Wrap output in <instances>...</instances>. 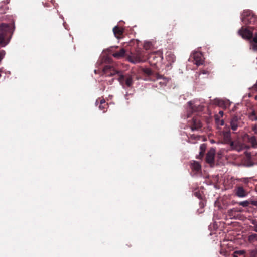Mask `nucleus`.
Wrapping results in <instances>:
<instances>
[{"label":"nucleus","mask_w":257,"mask_h":257,"mask_svg":"<svg viewBox=\"0 0 257 257\" xmlns=\"http://www.w3.org/2000/svg\"><path fill=\"white\" fill-rule=\"evenodd\" d=\"M7 3L5 2H2V4L0 6V14H5L6 13V11L8 10V7L7 4L10 2V0H6Z\"/></svg>","instance_id":"24"},{"label":"nucleus","mask_w":257,"mask_h":257,"mask_svg":"<svg viewBox=\"0 0 257 257\" xmlns=\"http://www.w3.org/2000/svg\"><path fill=\"white\" fill-rule=\"evenodd\" d=\"M243 122L241 121L240 118H239L237 116H233L230 121V125L231 129L233 131L237 130L238 127H241L242 126Z\"/></svg>","instance_id":"9"},{"label":"nucleus","mask_w":257,"mask_h":257,"mask_svg":"<svg viewBox=\"0 0 257 257\" xmlns=\"http://www.w3.org/2000/svg\"><path fill=\"white\" fill-rule=\"evenodd\" d=\"M235 253L237 254L238 255H243L244 257H245L246 250H239L235 251Z\"/></svg>","instance_id":"31"},{"label":"nucleus","mask_w":257,"mask_h":257,"mask_svg":"<svg viewBox=\"0 0 257 257\" xmlns=\"http://www.w3.org/2000/svg\"><path fill=\"white\" fill-rule=\"evenodd\" d=\"M252 115L254 116V120H257V116L256 115L255 112L254 111L252 112Z\"/></svg>","instance_id":"36"},{"label":"nucleus","mask_w":257,"mask_h":257,"mask_svg":"<svg viewBox=\"0 0 257 257\" xmlns=\"http://www.w3.org/2000/svg\"><path fill=\"white\" fill-rule=\"evenodd\" d=\"M215 153V149L212 148L208 151L206 156V161L207 163L210 165L214 164Z\"/></svg>","instance_id":"10"},{"label":"nucleus","mask_w":257,"mask_h":257,"mask_svg":"<svg viewBox=\"0 0 257 257\" xmlns=\"http://www.w3.org/2000/svg\"><path fill=\"white\" fill-rule=\"evenodd\" d=\"M239 210L237 208H233L228 211V215L231 219L235 218Z\"/></svg>","instance_id":"22"},{"label":"nucleus","mask_w":257,"mask_h":257,"mask_svg":"<svg viewBox=\"0 0 257 257\" xmlns=\"http://www.w3.org/2000/svg\"><path fill=\"white\" fill-rule=\"evenodd\" d=\"M191 57L193 59L194 63L197 65H200L203 64V55L200 52H195L191 55Z\"/></svg>","instance_id":"11"},{"label":"nucleus","mask_w":257,"mask_h":257,"mask_svg":"<svg viewBox=\"0 0 257 257\" xmlns=\"http://www.w3.org/2000/svg\"><path fill=\"white\" fill-rule=\"evenodd\" d=\"M255 99L257 100V95L255 96Z\"/></svg>","instance_id":"41"},{"label":"nucleus","mask_w":257,"mask_h":257,"mask_svg":"<svg viewBox=\"0 0 257 257\" xmlns=\"http://www.w3.org/2000/svg\"><path fill=\"white\" fill-rule=\"evenodd\" d=\"M242 22L245 25H253L246 28L250 30H257V16L249 10H244L241 17ZM244 28H245L244 27Z\"/></svg>","instance_id":"4"},{"label":"nucleus","mask_w":257,"mask_h":257,"mask_svg":"<svg viewBox=\"0 0 257 257\" xmlns=\"http://www.w3.org/2000/svg\"><path fill=\"white\" fill-rule=\"evenodd\" d=\"M220 253L223 254V255L224 256H227L228 255V253L226 251H220Z\"/></svg>","instance_id":"35"},{"label":"nucleus","mask_w":257,"mask_h":257,"mask_svg":"<svg viewBox=\"0 0 257 257\" xmlns=\"http://www.w3.org/2000/svg\"><path fill=\"white\" fill-rule=\"evenodd\" d=\"M246 139L247 142L250 145L251 147L257 148V139L256 137L247 135Z\"/></svg>","instance_id":"15"},{"label":"nucleus","mask_w":257,"mask_h":257,"mask_svg":"<svg viewBox=\"0 0 257 257\" xmlns=\"http://www.w3.org/2000/svg\"><path fill=\"white\" fill-rule=\"evenodd\" d=\"M194 195L196 197L200 199L202 198V195L199 192H195L194 193Z\"/></svg>","instance_id":"33"},{"label":"nucleus","mask_w":257,"mask_h":257,"mask_svg":"<svg viewBox=\"0 0 257 257\" xmlns=\"http://www.w3.org/2000/svg\"><path fill=\"white\" fill-rule=\"evenodd\" d=\"M251 204L253 205L257 206V201H252Z\"/></svg>","instance_id":"38"},{"label":"nucleus","mask_w":257,"mask_h":257,"mask_svg":"<svg viewBox=\"0 0 257 257\" xmlns=\"http://www.w3.org/2000/svg\"><path fill=\"white\" fill-rule=\"evenodd\" d=\"M223 138L225 143L230 144L232 141L231 140V133L230 130L227 131H223Z\"/></svg>","instance_id":"17"},{"label":"nucleus","mask_w":257,"mask_h":257,"mask_svg":"<svg viewBox=\"0 0 257 257\" xmlns=\"http://www.w3.org/2000/svg\"><path fill=\"white\" fill-rule=\"evenodd\" d=\"M166 58L170 64L175 60V55L170 51L167 52L166 53Z\"/></svg>","instance_id":"20"},{"label":"nucleus","mask_w":257,"mask_h":257,"mask_svg":"<svg viewBox=\"0 0 257 257\" xmlns=\"http://www.w3.org/2000/svg\"><path fill=\"white\" fill-rule=\"evenodd\" d=\"M155 80H156L161 87L166 86L168 82V79L167 78L164 77L158 73L155 74Z\"/></svg>","instance_id":"13"},{"label":"nucleus","mask_w":257,"mask_h":257,"mask_svg":"<svg viewBox=\"0 0 257 257\" xmlns=\"http://www.w3.org/2000/svg\"><path fill=\"white\" fill-rule=\"evenodd\" d=\"M215 119L216 122L217 124H220V125H224V121H223V120H219V116L218 115H216L215 116Z\"/></svg>","instance_id":"29"},{"label":"nucleus","mask_w":257,"mask_h":257,"mask_svg":"<svg viewBox=\"0 0 257 257\" xmlns=\"http://www.w3.org/2000/svg\"><path fill=\"white\" fill-rule=\"evenodd\" d=\"M95 103L96 105H98V103H99L98 106L100 110L103 111V112H105L107 111L108 105V103L106 102L104 99L100 100L99 102H98V100H97Z\"/></svg>","instance_id":"16"},{"label":"nucleus","mask_w":257,"mask_h":257,"mask_svg":"<svg viewBox=\"0 0 257 257\" xmlns=\"http://www.w3.org/2000/svg\"><path fill=\"white\" fill-rule=\"evenodd\" d=\"M252 230L254 231H255L256 232H257V225H255L253 229H252Z\"/></svg>","instance_id":"37"},{"label":"nucleus","mask_w":257,"mask_h":257,"mask_svg":"<svg viewBox=\"0 0 257 257\" xmlns=\"http://www.w3.org/2000/svg\"><path fill=\"white\" fill-rule=\"evenodd\" d=\"M188 104L190 107V111L191 112H201L203 111L204 106L200 104H193L191 101L188 102Z\"/></svg>","instance_id":"12"},{"label":"nucleus","mask_w":257,"mask_h":257,"mask_svg":"<svg viewBox=\"0 0 257 257\" xmlns=\"http://www.w3.org/2000/svg\"><path fill=\"white\" fill-rule=\"evenodd\" d=\"M189 125L192 131H197L202 126L200 116H194L189 122Z\"/></svg>","instance_id":"7"},{"label":"nucleus","mask_w":257,"mask_h":257,"mask_svg":"<svg viewBox=\"0 0 257 257\" xmlns=\"http://www.w3.org/2000/svg\"><path fill=\"white\" fill-rule=\"evenodd\" d=\"M253 30L242 27L238 30V34L243 39L249 40L252 49L257 51V32L254 33Z\"/></svg>","instance_id":"3"},{"label":"nucleus","mask_w":257,"mask_h":257,"mask_svg":"<svg viewBox=\"0 0 257 257\" xmlns=\"http://www.w3.org/2000/svg\"><path fill=\"white\" fill-rule=\"evenodd\" d=\"M15 28L14 22L9 24L2 23L0 25V45L4 46L9 43Z\"/></svg>","instance_id":"2"},{"label":"nucleus","mask_w":257,"mask_h":257,"mask_svg":"<svg viewBox=\"0 0 257 257\" xmlns=\"http://www.w3.org/2000/svg\"><path fill=\"white\" fill-rule=\"evenodd\" d=\"M233 193L235 196L239 198L246 197L248 194L247 189L241 185L236 186L233 190Z\"/></svg>","instance_id":"6"},{"label":"nucleus","mask_w":257,"mask_h":257,"mask_svg":"<svg viewBox=\"0 0 257 257\" xmlns=\"http://www.w3.org/2000/svg\"><path fill=\"white\" fill-rule=\"evenodd\" d=\"M144 73L147 75L150 76L152 80H155V74L150 68H145L143 70Z\"/></svg>","instance_id":"25"},{"label":"nucleus","mask_w":257,"mask_h":257,"mask_svg":"<svg viewBox=\"0 0 257 257\" xmlns=\"http://www.w3.org/2000/svg\"><path fill=\"white\" fill-rule=\"evenodd\" d=\"M219 114L220 115L221 117H222L223 115V112L222 111H220L219 112Z\"/></svg>","instance_id":"39"},{"label":"nucleus","mask_w":257,"mask_h":257,"mask_svg":"<svg viewBox=\"0 0 257 257\" xmlns=\"http://www.w3.org/2000/svg\"><path fill=\"white\" fill-rule=\"evenodd\" d=\"M232 257H238V255L237 254L235 253V251H234L233 254H232Z\"/></svg>","instance_id":"40"},{"label":"nucleus","mask_w":257,"mask_h":257,"mask_svg":"<svg viewBox=\"0 0 257 257\" xmlns=\"http://www.w3.org/2000/svg\"><path fill=\"white\" fill-rule=\"evenodd\" d=\"M103 71L106 76H112L116 74H118V80L123 88L130 87L133 84V79L131 75L128 74L123 75L113 66L106 65L104 67Z\"/></svg>","instance_id":"1"},{"label":"nucleus","mask_w":257,"mask_h":257,"mask_svg":"<svg viewBox=\"0 0 257 257\" xmlns=\"http://www.w3.org/2000/svg\"><path fill=\"white\" fill-rule=\"evenodd\" d=\"M113 31L115 37L117 38H120L123 33V29L118 27L115 26L113 29Z\"/></svg>","instance_id":"18"},{"label":"nucleus","mask_w":257,"mask_h":257,"mask_svg":"<svg viewBox=\"0 0 257 257\" xmlns=\"http://www.w3.org/2000/svg\"><path fill=\"white\" fill-rule=\"evenodd\" d=\"M201 165L199 164V163H198L197 162H194L192 164V169H193L194 170H195L197 172L201 170Z\"/></svg>","instance_id":"27"},{"label":"nucleus","mask_w":257,"mask_h":257,"mask_svg":"<svg viewBox=\"0 0 257 257\" xmlns=\"http://www.w3.org/2000/svg\"><path fill=\"white\" fill-rule=\"evenodd\" d=\"M248 241L250 243H253L257 241V234L250 233L248 236Z\"/></svg>","instance_id":"26"},{"label":"nucleus","mask_w":257,"mask_h":257,"mask_svg":"<svg viewBox=\"0 0 257 257\" xmlns=\"http://www.w3.org/2000/svg\"><path fill=\"white\" fill-rule=\"evenodd\" d=\"M229 145L232 150L238 152L241 151L243 148V145L238 141H232Z\"/></svg>","instance_id":"14"},{"label":"nucleus","mask_w":257,"mask_h":257,"mask_svg":"<svg viewBox=\"0 0 257 257\" xmlns=\"http://www.w3.org/2000/svg\"><path fill=\"white\" fill-rule=\"evenodd\" d=\"M125 53V50L124 49L122 48L120 49L119 51H115L112 53V56L117 58L120 59V58L123 57L124 56Z\"/></svg>","instance_id":"19"},{"label":"nucleus","mask_w":257,"mask_h":257,"mask_svg":"<svg viewBox=\"0 0 257 257\" xmlns=\"http://www.w3.org/2000/svg\"><path fill=\"white\" fill-rule=\"evenodd\" d=\"M206 149V145L205 144H202L200 145L199 154L197 156V159H201L203 157Z\"/></svg>","instance_id":"21"},{"label":"nucleus","mask_w":257,"mask_h":257,"mask_svg":"<svg viewBox=\"0 0 257 257\" xmlns=\"http://www.w3.org/2000/svg\"><path fill=\"white\" fill-rule=\"evenodd\" d=\"M147 59L151 65L156 66L163 60V53L161 51H156L149 55Z\"/></svg>","instance_id":"5"},{"label":"nucleus","mask_w":257,"mask_h":257,"mask_svg":"<svg viewBox=\"0 0 257 257\" xmlns=\"http://www.w3.org/2000/svg\"><path fill=\"white\" fill-rule=\"evenodd\" d=\"M199 138H200V137L199 136L193 134V135H191L190 136V137L189 138V140L188 142L190 143H194V142H193L192 141L195 140H199Z\"/></svg>","instance_id":"28"},{"label":"nucleus","mask_w":257,"mask_h":257,"mask_svg":"<svg viewBox=\"0 0 257 257\" xmlns=\"http://www.w3.org/2000/svg\"><path fill=\"white\" fill-rule=\"evenodd\" d=\"M252 131L254 132V134H257V126H254L252 127Z\"/></svg>","instance_id":"34"},{"label":"nucleus","mask_w":257,"mask_h":257,"mask_svg":"<svg viewBox=\"0 0 257 257\" xmlns=\"http://www.w3.org/2000/svg\"><path fill=\"white\" fill-rule=\"evenodd\" d=\"M249 204H250V202H249V201H248L247 200L241 201L239 203V205L242 206L244 207H248L249 205Z\"/></svg>","instance_id":"30"},{"label":"nucleus","mask_w":257,"mask_h":257,"mask_svg":"<svg viewBox=\"0 0 257 257\" xmlns=\"http://www.w3.org/2000/svg\"><path fill=\"white\" fill-rule=\"evenodd\" d=\"M245 257H257V248L246 250Z\"/></svg>","instance_id":"23"},{"label":"nucleus","mask_w":257,"mask_h":257,"mask_svg":"<svg viewBox=\"0 0 257 257\" xmlns=\"http://www.w3.org/2000/svg\"><path fill=\"white\" fill-rule=\"evenodd\" d=\"M129 61L133 63H137L144 61L143 54L140 50H137L136 53H131L128 57Z\"/></svg>","instance_id":"8"},{"label":"nucleus","mask_w":257,"mask_h":257,"mask_svg":"<svg viewBox=\"0 0 257 257\" xmlns=\"http://www.w3.org/2000/svg\"><path fill=\"white\" fill-rule=\"evenodd\" d=\"M152 46V44L150 42H146L144 44V48L146 50L149 49Z\"/></svg>","instance_id":"32"}]
</instances>
